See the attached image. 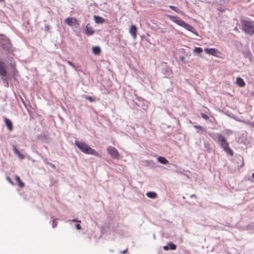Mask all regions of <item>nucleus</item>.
Instances as JSON below:
<instances>
[{"label":"nucleus","instance_id":"393cba45","mask_svg":"<svg viewBox=\"0 0 254 254\" xmlns=\"http://www.w3.org/2000/svg\"><path fill=\"white\" fill-rule=\"evenodd\" d=\"M86 99L88 100H89L90 102H94L95 101V100H94L92 97L91 96H86Z\"/></svg>","mask_w":254,"mask_h":254},{"label":"nucleus","instance_id":"4be33fe9","mask_svg":"<svg viewBox=\"0 0 254 254\" xmlns=\"http://www.w3.org/2000/svg\"><path fill=\"white\" fill-rule=\"evenodd\" d=\"M202 51H203L202 49L201 48H199V47H196L194 49V52L196 53H197V54H200Z\"/></svg>","mask_w":254,"mask_h":254},{"label":"nucleus","instance_id":"412c9836","mask_svg":"<svg viewBox=\"0 0 254 254\" xmlns=\"http://www.w3.org/2000/svg\"><path fill=\"white\" fill-rule=\"evenodd\" d=\"M146 195L151 198H155L157 196V194L154 192H147Z\"/></svg>","mask_w":254,"mask_h":254},{"label":"nucleus","instance_id":"9d476101","mask_svg":"<svg viewBox=\"0 0 254 254\" xmlns=\"http://www.w3.org/2000/svg\"><path fill=\"white\" fill-rule=\"evenodd\" d=\"M176 248V246L171 242L168 243L167 246L163 247V249L165 251H168L169 250H175Z\"/></svg>","mask_w":254,"mask_h":254},{"label":"nucleus","instance_id":"0eeeda50","mask_svg":"<svg viewBox=\"0 0 254 254\" xmlns=\"http://www.w3.org/2000/svg\"><path fill=\"white\" fill-rule=\"evenodd\" d=\"M205 52L209 55H212L218 57L221 54L220 52L215 48H205L204 49Z\"/></svg>","mask_w":254,"mask_h":254},{"label":"nucleus","instance_id":"4468645a","mask_svg":"<svg viewBox=\"0 0 254 254\" xmlns=\"http://www.w3.org/2000/svg\"><path fill=\"white\" fill-rule=\"evenodd\" d=\"M13 150L15 154H16L20 159L24 158V155L21 154L15 146H13Z\"/></svg>","mask_w":254,"mask_h":254},{"label":"nucleus","instance_id":"2f4dec72","mask_svg":"<svg viewBox=\"0 0 254 254\" xmlns=\"http://www.w3.org/2000/svg\"><path fill=\"white\" fill-rule=\"evenodd\" d=\"M127 251V249H126L125 251L121 252L122 254H125L126 252Z\"/></svg>","mask_w":254,"mask_h":254},{"label":"nucleus","instance_id":"39448f33","mask_svg":"<svg viewBox=\"0 0 254 254\" xmlns=\"http://www.w3.org/2000/svg\"><path fill=\"white\" fill-rule=\"evenodd\" d=\"M107 152L110 155V156L114 159H119L120 157V154L117 150L115 147L113 146H109L107 148Z\"/></svg>","mask_w":254,"mask_h":254},{"label":"nucleus","instance_id":"aec40b11","mask_svg":"<svg viewBox=\"0 0 254 254\" xmlns=\"http://www.w3.org/2000/svg\"><path fill=\"white\" fill-rule=\"evenodd\" d=\"M85 33L87 35L90 36L94 33V31L91 28H89L88 26H86Z\"/></svg>","mask_w":254,"mask_h":254},{"label":"nucleus","instance_id":"cd10ccee","mask_svg":"<svg viewBox=\"0 0 254 254\" xmlns=\"http://www.w3.org/2000/svg\"><path fill=\"white\" fill-rule=\"evenodd\" d=\"M6 179H7V181H8V182H9L11 184L13 185V182L12 181V180H11V179H10L9 177H7Z\"/></svg>","mask_w":254,"mask_h":254},{"label":"nucleus","instance_id":"72a5a7b5","mask_svg":"<svg viewBox=\"0 0 254 254\" xmlns=\"http://www.w3.org/2000/svg\"><path fill=\"white\" fill-rule=\"evenodd\" d=\"M252 177L254 179V173L252 174Z\"/></svg>","mask_w":254,"mask_h":254},{"label":"nucleus","instance_id":"2eb2a0df","mask_svg":"<svg viewBox=\"0 0 254 254\" xmlns=\"http://www.w3.org/2000/svg\"><path fill=\"white\" fill-rule=\"evenodd\" d=\"M157 160L160 163L163 164H167L168 163V161L164 157L159 156L157 158Z\"/></svg>","mask_w":254,"mask_h":254},{"label":"nucleus","instance_id":"9b49d317","mask_svg":"<svg viewBox=\"0 0 254 254\" xmlns=\"http://www.w3.org/2000/svg\"><path fill=\"white\" fill-rule=\"evenodd\" d=\"M136 32V27L134 25H131L129 29V33L132 35L133 39H136L137 37Z\"/></svg>","mask_w":254,"mask_h":254},{"label":"nucleus","instance_id":"bb28decb","mask_svg":"<svg viewBox=\"0 0 254 254\" xmlns=\"http://www.w3.org/2000/svg\"><path fill=\"white\" fill-rule=\"evenodd\" d=\"M57 225V222L56 221V220H54L53 222V227L55 228Z\"/></svg>","mask_w":254,"mask_h":254},{"label":"nucleus","instance_id":"a878e982","mask_svg":"<svg viewBox=\"0 0 254 254\" xmlns=\"http://www.w3.org/2000/svg\"><path fill=\"white\" fill-rule=\"evenodd\" d=\"M194 127H195V128H197V129H199L200 130H203V128L200 126H199V125H195L194 126Z\"/></svg>","mask_w":254,"mask_h":254},{"label":"nucleus","instance_id":"c85d7f7f","mask_svg":"<svg viewBox=\"0 0 254 254\" xmlns=\"http://www.w3.org/2000/svg\"><path fill=\"white\" fill-rule=\"evenodd\" d=\"M75 227L77 230H80L81 229V227L79 224H76Z\"/></svg>","mask_w":254,"mask_h":254},{"label":"nucleus","instance_id":"7ed1b4c3","mask_svg":"<svg viewBox=\"0 0 254 254\" xmlns=\"http://www.w3.org/2000/svg\"><path fill=\"white\" fill-rule=\"evenodd\" d=\"M240 22L242 30L246 34L253 35L254 34V21L241 19Z\"/></svg>","mask_w":254,"mask_h":254},{"label":"nucleus","instance_id":"6e6552de","mask_svg":"<svg viewBox=\"0 0 254 254\" xmlns=\"http://www.w3.org/2000/svg\"><path fill=\"white\" fill-rule=\"evenodd\" d=\"M65 22L69 26H77L78 25V20L74 17H68L65 19Z\"/></svg>","mask_w":254,"mask_h":254},{"label":"nucleus","instance_id":"f03ea898","mask_svg":"<svg viewBox=\"0 0 254 254\" xmlns=\"http://www.w3.org/2000/svg\"><path fill=\"white\" fill-rule=\"evenodd\" d=\"M75 144L83 153L86 154L95 155L97 157L100 156L99 154L96 151L90 147L85 142L76 140L75 141Z\"/></svg>","mask_w":254,"mask_h":254},{"label":"nucleus","instance_id":"f257e3e1","mask_svg":"<svg viewBox=\"0 0 254 254\" xmlns=\"http://www.w3.org/2000/svg\"><path fill=\"white\" fill-rule=\"evenodd\" d=\"M166 16L172 21L176 23L177 25L184 27L186 30L197 35L195 29L190 25L186 23L184 21L181 19L179 17L171 15H166Z\"/></svg>","mask_w":254,"mask_h":254},{"label":"nucleus","instance_id":"20e7f679","mask_svg":"<svg viewBox=\"0 0 254 254\" xmlns=\"http://www.w3.org/2000/svg\"><path fill=\"white\" fill-rule=\"evenodd\" d=\"M218 142L220 143L221 147L228 154L233 156L234 154L233 150L229 147V143L227 141L226 138L222 134L218 133L217 134Z\"/></svg>","mask_w":254,"mask_h":254},{"label":"nucleus","instance_id":"1a4fd4ad","mask_svg":"<svg viewBox=\"0 0 254 254\" xmlns=\"http://www.w3.org/2000/svg\"><path fill=\"white\" fill-rule=\"evenodd\" d=\"M6 74L7 71L4 66V64L2 60H0V75L3 79L5 80L3 78Z\"/></svg>","mask_w":254,"mask_h":254},{"label":"nucleus","instance_id":"a211bd4d","mask_svg":"<svg viewBox=\"0 0 254 254\" xmlns=\"http://www.w3.org/2000/svg\"><path fill=\"white\" fill-rule=\"evenodd\" d=\"M92 52L95 55H99L101 53V49L99 47H94L92 48Z\"/></svg>","mask_w":254,"mask_h":254},{"label":"nucleus","instance_id":"473e14b6","mask_svg":"<svg viewBox=\"0 0 254 254\" xmlns=\"http://www.w3.org/2000/svg\"><path fill=\"white\" fill-rule=\"evenodd\" d=\"M244 165V160H243V162H242V166H243Z\"/></svg>","mask_w":254,"mask_h":254},{"label":"nucleus","instance_id":"5701e85b","mask_svg":"<svg viewBox=\"0 0 254 254\" xmlns=\"http://www.w3.org/2000/svg\"><path fill=\"white\" fill-rule=\"evenodd\" d=\"M67 63L70 66H71L72 67H73L75 70H76V66L70 61H67Z\"/></svg>","mask_w":254,"mask_h":254},{"label":"nucleus","instance_id":"f3484780","mask_svg":"<svg viewBox=\"0 0 254 254\" xmlns=\"http://www.w3.org/2000/svg\"><path fill=\"white\" fill-rule=\"evenodd\" d=\"M169 7L175 11L180 13L182 15H185L184 12L182 11H180L177 7L173 5H170Z\"/></svg>","mask_w":254,"mask_h":254},{"label":"nucleus","instance_id":"7c9ffc66","mask_svg":"<svg viewBox=\"0 0 254 254\" xmlns=\"http://www.w3.org/2000/svg\"><path fill=\"white\" fill-rule=\"evenodd\" d=\"M249 124L250 126H252L253 127H254V122H253V123H249Z\"/></svg>","mask_w":254,"mask_h":254},{"label":"nucleus","instance_id":"423d86ee","mask_svg":"<svg viewBox=\"0 0 254 254\" xmlns=\"http://www.w3.org/2000/svg\"><path fill=\"white\" fill-rule=\"evenodd\" d=\"M0 43L2 48L4 50L7 51L8 52L11 50L12 45L10 43L9 40L7 39H3L1 40Z\"/></svg>","mask_w":254,"mask_h":254},{"label":"nucleus","instance_id":"f8f14e48","mask_svg":"<svg viewBox=\"0 0 254 254\" xmlns=\"http://www.w3.org/2000/svg\"><path fill=\"white\" fill-rule=\"evenodd\" d=\"M236 84L241 87H244L246 85L244 80L240 77H237Z\"/></svg>","mask_w":254,"mask_h":254},{"label":"nucleus","instance_id":"dca6fc26","mask_svg":"<svg viewBox=\"0 0 254 254\" xmlns=\"http://www.w3.org/2000/svg\"><path fill=\"white\" fill-rule=\"evenodd\" d=\"M94 20L95 22L97 23H102L104 22V19L101 17L99 16L95 15L94 16Z\"/></svg>","mask_w":254,"mask_h":254},{"label":"nucleus","instance_id":"b1692460","mask_svg":"<svg viewBox=\"0 0 254 254\" xmlns=\"http://www.w3.org/2000/svg\"><path fill=\"white\" fill-rule=\"evenodd\" d=\"M202 117L205 119V120H208L209 119V117L208 115H207L206 114H204V113H202L201 114Z\"/></svg>","mask_w":254,"mask_h":254},{"label":"nucleus","instance_id":"6ab92c4d","mask_svg":"<svg viewBox=\"0 0 254 254\" xmlns=\"http://www.w3.org/2000/svg\"><path fill=\"white\" fill-rule=\"evenodd\" d=\"M15 180L17 182L18 184V186L20 188H23L24 186V184L23 183L21 180H20V178L18 176H15Z\"/></svg>","mask_w":254,"mask_h":254},{"label":"nucleus","instance_id":"ddd939ff","mask_svg":"<svg viewBox=\"0 0 254 254\" xmlns=\"http://www.w3.org/2000/svg\"><path fill=\"white\" fill-rule=\"evenodd\" d=\"M4 121H5V123L6 126L8 128V129L10 131H11L13 128V126H12V124L11 122L10 121V120L7 118H5Z\"/></svg>","mask_w":254,"mask_h":254},{"label":"nucleus","instance_id":"c756f323","mask_svg":"<svg viewBox=\"0 0 254 254\" xmlns=\"http://www.w3.org/2000/svg\"><path fill=\"white\" fill-rule=\"evenodd\" d=\"M72 221H73V222H81L80 220H78L77 219H73V220H72Z\"/></svg>","mask_w":254,"mask_h":254}]
</instances>
